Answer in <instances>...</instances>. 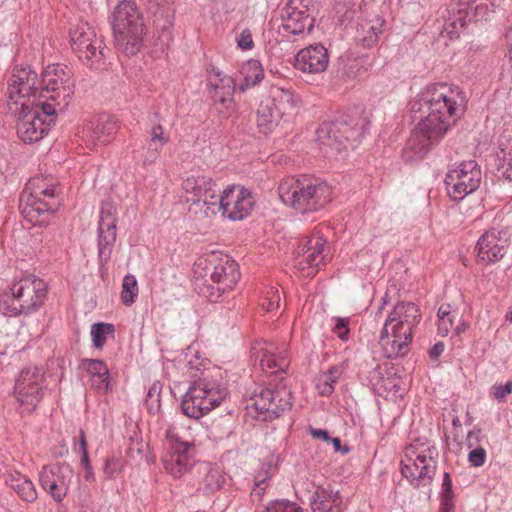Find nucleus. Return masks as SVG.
<instances>
[{
    "label": "nucleus",
    "instance_id": "obj_37",
    "mask_svg": "<svg viewBox=\"0 0 512 512\" xmlns=\"http://www.w3.org/2000/svg\"><path fill=\"white\" fill-rule=\"evenodd\" d=\"M341 498L338 491L317 487L311 498L313 512H340Z\"/></svg>",
    "mask_w": 512,
    "mask_h": 512
},
{
    "label": "nucleus",
    "instance_id": "obj_11",
    "mask_svg": "<svg viewBox=\"0 0 512 512\" xmlns=\"http://www.w3.org/2000/svg\"><path fill=\"white\" fill-rule=\"evenodd\" d=\"M167 447L162 462L167 473L179 478L188 473L196 464V449L192 442L182 440L175 424L166 430Z\"/></svg>",
    "mask_w": 512,
    "mask_h": 512
},
{
    "label": "nucleus",
    "instance_id": "obj_32",
    "mask_svg": "<svg viewBox=\"0 0 512 512\" xmlns=\"http://www.w3.org/2000/svg\"><path fill=\"white\" fill-rule=\"evenodd\" d=\"M169 135L165 133L164 128L160 124L152 126L149 137L142 146L140 159L144 166L151 165L158 159L164 145L168 143Z\"/></svg>",
    "mask_w": 512,
    "mask_h": 512
},
{
    "label": "nucleus",
    "instance_id": "obj_50",
    "mask_svg": "<svg viewBox=\"0 0 512 512\" xmlns=\"http://www.w3.org/2000/svg\"><path fill=\"white\" fill-rule=\"evenodd\" d=\"M468 461L474 467H481L486 461V451L482 447L472 449L468 454Z\"/></svg>",
    "mask_w": 512,
    "mask_h": 512
},
{
    "label": "nucleus",
    "instance_id": "obj_38",
    "mask_svg": "<svg viewBox=\"0 0 512 512\" xmlns=\"http://www.w3.org/2000/svg\"><path fill=\"white\" fill-rule=\"evenodd\" d=\"M271 101L263 99L257 109V125L263 133H268L278 125L282 116L271 106Z\"/></svg>",
    "mask_w": 512,
    "mask_h": 512
},
{
    "label": "nucleus",
    "instance_id": "obj_26",
    "mask_svg": "<svg viewBox=\"0 0 512 512\" xmlns=\"http://www.w3.org/2000/svg\"><path fill=\"white\" fill-rule=\"evenodd\" d=\"M493 6V0H481V2L472 4L470 9L451 8L445 29L451 27L452 30L449 33H458L470 22L486 20Z\"/></svg>",
    "mask_w": 512,
    "mask_h": 512
},
{
    "label": "nucleus",
    "instance_id": "obj_34",
    "mask_svg": "<svg viewBox=\"0 0 512 512\" xmlns=\"http://www.w3.org/2000/svg\"><path fill=\"white\" fill-rule=\"evenodd\" d=\"M6 483L22 501L34 503L38 499L36 486L27 475L20 472L10 473Z\"/></svg>",
    "mask_w": 512,
    "mask_h": 512
},
{
    "label": "nucleus",
    "instance_id": "obj_48",
    "mask_svg": "<svg viewBox=\"0 0 512 512\" xmlns=\"http://www.w3.org/2000/svg\"><path fill=\"white\" fill-rule=\"evenodd\" d=\"M280 296L278 290L271 287L262 302V307L266 311L270 312L279 307Z\"/></svg>",
    "mask_w": 512,
    "mask_h": 512
},
{
    "label": "nucleus",
    "instance_id": "obj_27",
    "mask_svg": "<svg viewBox=\"0 0 512 512\" xmlns=\"http://www.w3.org/2000/svg\"><path fill=\"white\" fill-rule=\"evenodd\" d=\"M59 205L60 203L47 202L43 199L19 197V210L22 216L34 226L48 225Z\"/></svg>",
    "mask_w": 512,
    "mask_h": 512
},
{
    "label": "nucleus",
    "instance_id": "obj_25",
    "mask_svg": "<svg viewBox=\"0 0 512 512\" xmlns=\"http://www.w3.org/2000/svg\"><path fill=\"white\" fill-rule=\"evenodd\" d=\"M281 18L282 29L293 35L310 32L314 26V18L299 0H290L281 11Z\"/></svg>",
    "mask_w": 512,
    "mask_h": 512
},
{
    "label": "nucleus",
    "instance_id": "obj_56",
    "mask_svg": "<svg viewBox=\"0 0 512 512\" xmlns=\"http://www.w3.org/2000/svg\"><path fill=\"white\" fill-rule=\"evenodd\" d=\"M505 39L507 41V58L510 64V69L512 70V24L506 29Z\"/></svg>",
    "mask_w": 512,
    "mask_h": 512
},
{
    "label": "nucleus",
    "instance_id": "obj_15",
    "mask_svg": "<svg viewBox=\"0 0 512 512\" xmlns=\"http://www.w3.org/2000/svg\"><path fill=\"white\" fill-rule=\"evenodd\" d=\"M56 116L44 114L38 102H35V105H30V102H21L16 126L19 138L29 144L41 140L50 126L55 123Z\"/></svg>",
    "mask_w": 512,
    "mask_h": 512
},
{
    "label": "nucleus",
    "instance_id": "obj_29",
    "mask_svg": "<svg viewBox=\"0 0 512 512\" xmlns=\"http://www.w3.org/2000/svg\"><path fill=\"white\" fill-rule=\"evenodd\" d=\"M60 188L58 182L50 176H35L28 180L20 197L43 199L47 202L60 203Z\"/></svg>",
    "mask_w": 512,
    "mask_h": 512
},
{
    "label": "nucleus",
    "instance_id": "obj_21",
    "mask_svg": "<svg viewBox=\"0 0 512 512\" xmlns=\"http://www.w3.org/2000/svg\"><path fill=\"white\" fill-rule=\"evenodd\" d=\"M117 210L110 203L105 202L101 205L98 222V258L102 265L107 263L111 257L114 244L116 242L117 232Z\"/></svg>",
    "mask_w": 512,
    "mask_h": 512
},
{
    "label": "nucleus",
    "instance_id": "obj_12",
    "mask_svg": "<svg viewBox=\"0 0 512 512\" xmlns=\"http://www.w3.org/2000/svg\"><path fill=\"white\" fill-rule=\"evenodd\" d=\"M70 42L78 57L93 69H103L106 52L103 40L87 22L78 24L70 31Z\"/></svg>",
    "mask_w": 512,
    "mask_h": 512
},
{
    "label": "nucleus",
    "instance_id": "obj_61",
    "mask_svg": "<svg viewBox=\"0 0 512 512\" xmlns=\"http://www.w3.org/2000/svg\"><path fill=\"white\" fill-rule=\"evenodd\" d=\"M79 452L81 456H83L85 453H88L86 435L83 430H80L79 432Z\"/></svg>",
    "mask_w": 512,
    "mask_h": 512
},
{
    "label": "nucleus",
    "instance_id": "obj_3",
    "mask_svg": "<svg viewBox=\"0 0 512 512\" xmlns=\"http://www.w3.org/2000/svg\"><path fill=\"white\" fill-rule=\"evenodd\" d=\"M281 201L300 213L314 212L331 201L332 189L318 178L304 175L287 177L278 187Z\"/></svg>",
    "mask_w": 512,
    "mask_h": 512
},
{
    "label": "nucleus",
    "instance_id": "obj_22",
    "mask_svg": "<svg viewBox=\"0 0 512 512\" xmlns=\"http://www.w3.org/2000/svg\"><path fill=\"white\" fill-rule=\"evenodd\" d=\"M43 373L40 368L28 367L21 371L15 383L16 399L33 410L43 397Z\"/></svg>",
    "mask_w": 512,
    "mask_h": 512
},
{
    "label": "nucleus",
    "instance_id": "obj_51",
    "mask_svg": "<svg viewBox=\"0 0 512 512\" xmlns=\"http://www.w3.org/2000/svg\"><path fill=\"white\" fill-rule=\"evenodd\" d=\"M267 486H268V477L267 476L261 477V475H258L256 477V480L254 483V488L251 492V496L255 497L257 499H262Z\"/></svg>",
    "mask_w": 512,
    "mask_h": 512
},
{
    "label": "nucleus",
    "instance_id": "obj_42",
    "mask_svg": "<svg viewBox=\"0 0 512 512\" xmlns=\"http://www.w3.org/2000/svg\"><path fill=\"white\" fill-rule=\"evenodd\" d=\"M199 470L204 473L201 484L207 493H212L222 487L224 477L218 469L210 467L208 463L199 466Z\"/></svg>",
    "mask_w": 512,
    "mask_h": 512
},
{
    "label": "nucleus",
    "instance_id": "obj_19",
    "mask_svg": "<svg viewBox=\"0 0 512 512\" xmlns=\"http://www.w3.org/2000/svg\"><path fill=\"white\" fill-rule=\"evenodd\" d=\"M509 237L505 229L492 228L484 232L475 246L478 264L491 265L499 262L507 253Z\"/></svg>",
    "mask_w": 512,
    "mask_h": 512
},
{
    "label": "nucleus",
    "instance_id": "obj_2",
    "mask_svg": "<svg viewBox=\"0 0 512 512\" xmlns=\"http://www.w3.org/2000/svg\"><path fill=\"white\" fill-rule=\"evenodd\" d=\"M421 319L419 307L412 302H399L388 314L380 333L386 358L404 357L410 351L413 329Z\"/></svg>",
    "mask_w": 512,
    "mask_h": 512
},
{
    "label": "nucleus",
    "instance_id": "obj_63",
    "mask_svg": "<svg viewBox=\"0 0 512 512\" xmlns=\"http://www.w3.org/2000/svg\"><path fill=\"white\" fill-rule=\"evenodd\" d=\"M481 2V0H458V2L452 8L455 9H470L472 4Z\"/></svg>",
    "mask_w": 512,
    "mask_h": 512
},
{
    "label": "nucleus",
    "instance_id": "obj_17",
    "mask_svg": "<svg viewBox=\"0 0 512 512\" xmlns=\"http://www.w3.org/2000/svg\"><path fill=\"white\" fill-rule=\"evenodd\" d=\"M181 189L185 201L199 207L205 217L215 209L219 188L211 177L199 173L188 175L182 180Z\"/></svg>",
    "mask_w": 512,
    "mask_h": 512
},
{
    "label": "nucleus",
    "instance_id": "obj_62",
    "mask_svg": "<svg viewBox=\"0 0 512 512\" xmlns=\"http://www.w3.org/2000/svg\"><path fill=\"white\" fill-rule=\"evenodd\" d=\"M328 443H332L335 452H341L342 454H346L349 451L348 447H344L342 449L341 440L337 437L336 438L331 437V439H330V441H328Z\"/></svg>",
    "mask_w": 512,
    "mask_h": 512
},
{
    "label": "nucleus",
    "instance_id": "obj_5",
    "mask_svg": "<svg viewBox=\"0 0 512 512\" xmlns=\"http://www.w3.org/2000/svg\"><path fill=\"white\" fill-rule=\"evenodd\" d=\"M75 91V80L70 67L64 64L48 65L41 74L38 105L49 116L63 112Z\"/></svg>",
    "mask_w": 512,
    "mask_h": 512
},
{
    "label": "nucleus",
    "instance_id": "obj_30",
    "mask_svg": "<svg viewBox=\"0 0 512 512\" xmlns=\"http://www.w3.org/2000/svg\"><path fill=\"white\" fill-rule=\"evenodd\" d=\"M386 26L385 19L373 15L363 19L357 26L355 40L363 48H373L378 45Z\"/></svg>",
    "mask_w": 512,
    "mask_h": 512
},
{
    "label": "nucleus",
    "instance_id": "obj_36",
    "mask_svg": "<svg viewBox=\"0 0 512 512\" xmlns=\"http://www.w3.org/2000/svg\"><path fill=\"white\" fill-rule=\"evenodd\" d=\"M82 367L91 378V386L100 393H107L109 390V370L105 362L97 359H83Z\"/></svg>",
    "mask_w": 512,
    "mask_h": 512
},
{
    "label": "nucleus",
    "instance_id": "obj_23",
    "mask_svg": "<svg viewBox=\"0 0 512 512\" xmlns=\"http://www.w3.org/2000/svg\"><path fill=\"white\" fill-rule=\"evenodd\" d=\"M251 357L259 361L263 371L270 374L285 372L289 367V359L286 350L279 348L272 342H257L251 348Z\"/></svg>",
    "mask_w": 512,
    "mask_h": 512
},
{
    "label": "nucleus",
    "instance_id": "obj_10",
    "mask_svg": "<svg viewBox=\"0 0 512 512\" xmlns=\"http://www.w3.org/2000/svg\"><path fill=\"white\" fill-rule=\"evenodd\" d=\"M439 452L426 439H417L405 449L401 473L416 488L430 485L437 469Z\"/></svg>",
    "mask_w": 512,
    "mask_h": 512
},
{
    "label": "nucleus",
    "instance_id": "obj_40",
    "mask_svg": "<svg viewBox=\"0 0 512 512\" xmlns=\"http://www.w3.org/2000/svg\"><path fill=\"white\" fill-rule=\"evenodd\" d=\"M343 373L341 366H332L320 374L315 380L317 391L322 396H329L334 392V385Z\"/></svg>",
    "mask_w": 512,
    "mask_h": 512
},
{
    "label": "nucleus",
    "instance_id": "obj_52",
    "mask_svg": "<svg viewBox=\"0 0 512 512\" xmlns=\"http://www.w3.org/2000/svg\"><path fill=\"white\" fill-rule=\"evenodd\" d=\"M237 45L242 50H249L253 47V39L250 30L244 29L237 37Z\"/></svg>",
    "mask_w": 512,
    "mask_h": 512
},
{
    "label": "nucleus",
    "instance_id": "obj_64",
    "mask_svg": "<svg viewBox=\"0 0 512 512\" xmlns=\"http://www.w3.org/2000/svg\"><path fill=\"white\" fill-rule=\"evenodd\" d=\"M479 432H480L479 430H478V431L473 430V431H470V432L468 433V435H467V439H466V442H467V446H468L469 448H472V447H473V445H474V444H473V442H472V440H473V439L478 440V434H479Z\"/></svg>",
    "mask_w": 512,
    "mask_h": 512
},
{
    "label": "nucleus",
    "instance_id": "obj_35",
    "mask_svg": "<svg viewBox=\"0 0 512 512\" xmlns=\"http://www.w3.org/2000/svg\"><path fill=\"white\" fill-rule=\"evenodd\" d=\"M327 257L326 239L316 234L310 237L302 248V261L311 268H317Z\"/></svg>",
    "mask_w": 512,
    "mask_h": 512
},
{
    "label": "nucleus",
    "instance_id": "obj_46",
    "mask_svg": "<svg viewBox=\"0 0 512 512\" xmlns=\"http://www.w3.org/2000/svg\"><path fill=\"white\" fill-rule=\"evenodd\" d=\"M264 512H304V509L296 502L281 499L270 502Z\"/></svg>",
    "mask_w": 512,
    "mask_h": 512
},
{
    "label": "nucleus",
    "instance_id": "obj_16",
    "mask_svg": "<svg viewBox=\"0 0 512 512\" xmlns=\"http://www.w3.org/2000/svg\"><path fill=\"white\" fill-rule=\"evenodd\" d=\"M248 408H254L263 421H272L291 407V393L285 386L257 388Z\"/></svg>",
    "mask_w": 512,
    "mask_h": 512
},
{
    "label": "nucleus",
    "instance_id": "obj_4",
    "mask_svg": "<svg viewBox=\"0 0 512 512\" xmlns=\"http://www.w3.org/2000/svg\"><path fill=\"white\" fill-rule=\"evenodd\" d=\"M227 395L220 370L203 372L186 391L181 402L182 412L189 418L199 419L218 407Z\"/></svg>",
    "mask_w": 512,
    "mask_h": 512
},
{
    "label": "nucleus",
    "instance_id": "obj_49",
    "mask_svg": "<svg viewBox=\"0 0 512 512\" xmlns=\"http://www.w3.org/2000/svg\"><path fill=\"white\" fill-rule=\"evenodd\" d=\"M512 393V381L506 382L504 385H494L491 388L490 395L496 400L502 401Z\"/></svg>",
    "mask_w": 512,
    "mask_h": 512
},
{
    "label": "nucleus",
    "instance_id": "obj_13",
    "mask_svg": "<svg viewBox=\"0 0 512 512\" xmlns=\"http://www.w3.org/2000/svg\"><path fill=\"white\" fill-rule=\"evenodd\" d=\"M215 209L208 212V217L221 214L232 221L242 220L250 215L255 206V198L248 188L228 185L217 193Z\"/></svg>",
    "mask_w": 512,
    "mask_h": 512
},
{
    "label": "nucleus",
    "instance_id": "obj_45",
    "mask_svg": "<svg viewBox=\"0 0 512 512\" xmlns=\"http://www.w3.org/2000/svg\"><path fill=\"white\" fill-rule=\"evenodd\" d=\"M137 280L133 275H126L122 281L121 300L124 305L130 306L136 300L138 295Z\"/></svg>",
    "mask_w": 512,
    "mask_h": 512
},
{
    "label": "nucleus",
    "instance_id": "obj_43",
    "mask_svg": "<svg viewBox=\"0 0 512 512\" xmlns=\"http://www.w3.org/2000/svg\"><path fill=\"white\" fill-rule=\"evenodd\" d=\"M90 333H91L93 346L97 349H100L105 345L107 338L109 336L110 337L114 336L115 327L113 324H110V323H103V322L94 323L91 326Z\"/></svg>",
    "mask_w": 512,
    "mask_h": 512
},
{
    "label": "nucleus",
    "instance_id": "obj_47",
    "mask_svg": "<svg viewBox=\"0 0 512 512\" xmlns=\"http://www.w3.org/2000/svg\"><path fill=\"white\" fill-rule=\"evenodd\" d=\"M332 332L343 341L347 342L350 339V318L349 317H333Z\"/></svg>",
    "mask_w": 512,
    "mask_h": 512
},
{
    "label": "nucleus",
    "instance_id": "obj_55",
    "mask_svg": "<svg viewBox=\"0 0 512 512\" xmlns=\"http://www.w3.org/2000/svg\"><path fill=\"white\" fill-rule=\"evenodd\" d=\"M81 464L83 465V467L85 469L84 479L89 482L94 481L95 474H94L92 465L90 463L88 453H85L83 456H81Z\"/></svg>",
    "mask_w": 512,
    "mask_h": 512
},
{
    "label": "nucleus",
    "instance_id": "obj_44",
    "mask_svg": "<svg viewBox=\"0 0 512 512\" xmlns=\"http://www.w3.org/2000/svg\"><path fill=\"white\" fill-rule=\"evenodd\" d=\"M456 311L449 304H442L437 312L438 334L442 337L448 335L453 327Z\"/></svg>",
    "mask_w": 512,
    "mask_h": 512
},
{
    "label": "nucleus",
    "instance_id": "obj_14",
    "mask_svg": "<svg viewBox=\"0 0 512 512\" xmlns=\"http://www.w3.org/2000/svg\"><path fill=\"white\" fill-rule=\"evenodd\" d=\"M482 180L480 166L474 160L464 161L448 170L445 185L449 197L460 201L475 192Z\"/></svg>",
    "mask_w": 512,
    "mask_h": 512
},
{
    "label": "nucleus",
    "instance_id": "obj_7",
    "mask_svg": "<svg viewBox=\"0 0 512 512\" xmlns=\"http://www.w3.org/2000/svg\"><path fill=\"white\" fill-rule=\"evenodd\" d=\"M111 25L116 48L127 56L138 53L143 45L144 22L136 4L120 2L112 13Z\"/></svg>",
    "mask_w": 512,
    "mask_h": 512
},
{
    "label": "nucleus",
    "instance_id": "obj_33",
    "mask_svg": "<svg viewBox=\"0 0 512 512\" xmlns=\"http://www.w3.org/2000/svg\"><path fill=\"white\" fill-rule=\"evenodd\" d=\"M267 101L283 116L292 115L299 103V97L290 89L273 86L270 89Z\"/></svg>",
    "mask_w": 512,
    "mask_h": 512
},
{
    "label": "nucleus",
    "instance_id": "obj_18",
    "mask_svg": "<svg viewBox=\"0 0 512 512\" xmlns=\"http://www.w3.org/2000/svg\"><path fill=\"white\" fill-rule=\"evenodd\" d=\"M72 477L73 470L66 463L44 465L38 473L41 488L57 503L67 496Z\"/></svg>",
    "mask_w": 512,
    "mask_h": 512
},
{
    "label": "nucleus",
    "instance_id": "obj_41",
    "mask_svg": "<svg viewBox=\"0 0 512 512\" xmlns=\"http://www.w3.org/2000/svg\"><path fill=\"white\" fill-rule=\"evenodd\" d=\"M126 465V460L120 453L108 455L102 465V473L105 480H113L121 475Z\"/></svg>",
    "mask_w": 512,
    "mask_h": 512
},
{
    "label": "nucleus",
    "instance_id": "obj_24",
    "mask_svg": "<svg viewBox=\"0 0 512 512\" xmlns=\"http://www.w3.org/2000/svg\"><path fill=\"white\" fill-rule=\"evenodd\" d=\"M118 127L113 116L102 114L83 127L81 138L88 148L104 146L113 139Z\"/></svg>",
    "mask_w": 512,
    "mask_h": 512
},
{
    "label": "nucleus",
    "instance_id": "obj_54",
    "mask_svg": "<svg viewBox=\"0 0 512 512\" xmlns=\"http://www.w3.org/2000/svg\"><path fill=\"white\" fill-rule=\"evenodd\" d=\"M505 164L503 165V177L512 182V144L507 153H504Z\"/></svg>",
    "mask_w": 512,
    "mask_h": 512
},
{
    "label": "nucleus",
    "instance_id": "obj_20",
    "mask_svg": "<svg viewBox=\"0 0 512 512\" xmlns=\"http://www.w3.org/2000/svg\"><path fill=\"white\" fill-rule=\"evenodd\" d=\"M40 89L41 79L38 78L36 71L25 67L13 73L8 87V97L15 105L21 106V102L35 105Z\"/></svg>",
    "mask_w": 512,
    "mask_h": 512
},
{
    "label": "nucleus",
    "instance_id": "obj_53",
    "mask_svg": "<svg viewBox=\"0 0 512 512\" xmlns=\"http://www.w3.org/2000/svg\"><path fill=\"white\" fill-rule=\"evenodd\" d=\"M439 512H455L454 494H440Z\"/></svg>",
    "mask_w": 512,
    "mask_h": 512
},
{
    "label": "nucleus",
    "instance_id": "obj_1",
    "mask_svg": "<svg viewBox=\"0 0 512 512\" xmlns=\"http://www.w3.org/2000/svg\"><path fill=\"white\" fill-rule=\"evenodd\" d=\"M463 100L460 89L446 83L428 85L418 94L412 108L418 105L427 115L411 132L403 150L406 161L422 159L443 139L461 112Z\"/></svg>",
    "mask_w": 512,
    "mask_h": 512
},
{
    "label": "nucleus",
    "instance_id": "obj_31",
    "mask_svg": "<svg viewBox=\"0 0 512 512\" xmlns=\"http://www.w3.org/2000/svg\"><path fill=\"white\" fill-rule=\"evenodd\" d=\"M215 80L210 81L213 89L212 98L222 104L226 109H233L235 82L234 79L224 74L221 70L213 68L211 71Z\"/></svg>",
    "mask_w": 512,
    "mask_h": 512
},
{
    "label": "nucleus",
    "instance_id": "obj_39",
    "mask_svg": "<svg viewBox=\"0 0 512 512\" xmlns=\"http://www.w3.org/2000/svg\"><path fill=\"white\" fill-rule=\"evenodd\" d=\"M243 81L239 84V90L245 91L260 83L264 78V70L258 60H249L242 65L240 71Z\"/></svg>",
    "mask_w": 512,
    "mask_h": 512
},
{
    "label": "nucleus",
    "instance_id": "obj_59",
    "mask_svg": "<svg viewBox=\"0 0 512 512\" xmlns=\"http://www.w3.org/2000/svg\"><path fill=\"white\" fill-rule=\"evenodd\" d=\"M160 391L161 384L159 382H154L148 390L147 397L150 399L155 398L156 402H160Z\"/></svg>",
    "mask_w": 512,
    "mask_h": 512
},
{
    "label": "nucleus",
    "instance_id": "obj_8",
    "mask_svg": "<svg viewBox=\"0 0 512 512\" xmlns=\"http://www.w3.org/2000/svg\"><path fill=\"white\" fill-rule=\"evenodd\" d=\"M47 284L41 278L29 274L14 282L10 292L0 298V311L6 316L31 314L37 311L47 296Z\"/></svg>",
    "mask_w": 512,
    "mask_h": 512
},
{
    "label": "nucleus",
    "instance_id": "obj_9",
    "mask_svg": "<svg viewBox=\"0 0 512 512\" xmlns=\"http://www.w3.org/2000/svg\"><path fill=\"white\" fill-rule=\"evenodd\" d=\"M365 133L364 120L350 115H341L337 119L322 123L316 130V142L325 156H332L354 147Z\"/></svg>",
    "mask_w": 512,
    "mask_h": 512
},
{
    "label": "nucleus",
    "instance_id": "obj_6",
    "mask_svg": "<svg viewBox=\"0 0 512 512\" xmlns=\"http://www.w3.org/2000/svg\"><path fill=\"white\" fill-rule=\"evenodd\" d=\"M197 268L202 269L204 282L200 293L211 302H217L223 293L232 290L240 278L238 264L228 255L213 252L199 259Z\"/></svg>",
    "mask_w": 512,
    "mask_h": 512
},
{
    "label": "nucleus",
    "instance_id": "obj_58",
    "mask_svg": "<svg viewBox=\"0 0 512 512\" xmlns=\"http://www.w3.org/2000/svg\"><path fill=\"white\" fill-rule=\"evenodd\" d=\"M310 434L313 438L321 439L326 442L330 441L331 439L328 431L324 429L310 428Z\"/></svg>",
    "mask_w": 512,
    "mask_h": 512
},
{
    "label": "nucleus",
    "instance_id": "obj_60",
    "mask_svg": "<svg viewBox=\"0 0 512 512\" xmlns=\"http://www.w3.org/2000/svg\"><path fill=\"white\" fill-rule=\"evenodd\" d=\"M444 344L442 342H437L433 345V347L429 351V355L432 359H438L444 351Z\"/></svg>",
    "mask_w": 512,
    "mask_h": 512
},
{
    "label": "nucleus",
    "instance_id": "obj_57",
    "mask_svg": "<svg viewBox=\"0 0 512 512\" xmlns=\"http://www.w3.org/2000/svg\"><path fill=\"white\" fill-rule=\"evenodd\" d=\"M440 494H454L452 490V480L448 472H445L443 475L442 489Z\"/></svg>",
    "mask_w": 512,
    "mask_h": 512
},
{
    "label": "nucleus",
    "instance_id": "obj_28",
    "mask_svg": "<svg viewBox=\"0 0 512 512\" xmlns=\"http://www.w3.org/2000/svg\"><path fill=\"white\" fill-rule=\"evenodd\" d=\"M329 56L322 44L310 45L301 49L295 60V67L307 73H321L327 69Z\"/></svg>",
    "mask_w": 512,
    "mask_h": 512
}]
</instances>
